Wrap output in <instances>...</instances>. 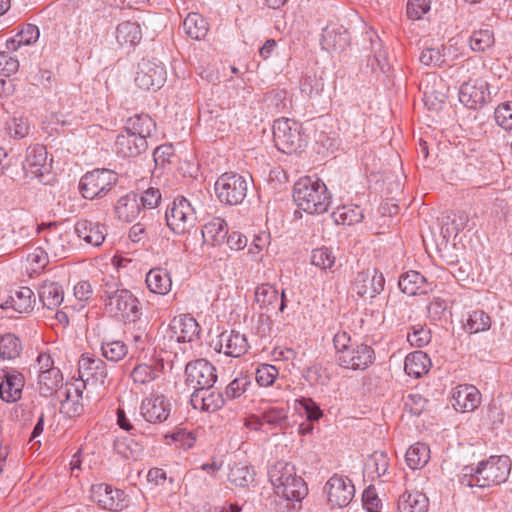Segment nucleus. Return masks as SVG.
<instances>
[{"label": "nucleus", "instance_id": "nucleus-1", "mask_svg": "<svg viewBox=\"0 0 512 512\" xmlns=\"http://www.w3.org/2000/svg\"><path fill=\"white\" fill-rule=\"evenodd\" d=\"M511 469L507 456H492L481 461L476 468L465 466L462 469L461 483L470 487L486 488L506 481Z\"/></svg>", "mask_w": 512, "mask_h": 512}, {"label": "nucleus", "instance_id": "nucleus-2", "mask_svg": "<svg viewBox=\"0 0 512 512\" xmlns=\"http://www.w3.org/2000/svg\"><path fill=\"white\" fill-rule=\"evenodd\" d=\"M293 199L304 212L314 215L325 213L331 203V195L319 178L305 176L294 185Z\"/></svg>", "mask_w": 512, "mask_h": 512}, {"label": "nucleus", "instance_id": "nucleus-3", "mask_svg": "<svg viewBox=\"0 0 512 512\" xmlns=\"http://www.w3.org/2000/svg\"><path fill=\"white\" fill-rule=\"evenodd\" d=\"M115 282H106L101 296L105 301L106 311L123 322H136L141 315L138 299L126 289H113Z\"/></svg>", "mask_w": 512, "mask_h": 512}, {"label": "nucleus", "instance_id": "nucleus-4", "mask_svg": "<svg viewBox=\"0 0 512 512\" xmlns=\"http://www.w3.org/2000/svg\"><path fill=\"white\" fill-rule=\"evenodd\" d=\"M302 125L290 118H279L273 123L275 146L284 154L292 155L301 150L305 140L301 134Z\"/></svg>", "mask_w": 512, "mask_h": 512}, {"label": "nucleus", "instance_id": "nucleus-5", "mask_svg": "<svg viewBox=\"0 0 512 512\" xmlns=\"http://www.w3.org/2000/svg\"><path fill=\"white\" fill-rule=\"evenodd\" d=\"M36 233L45 241L51 257L64 259L72 251L71 234L57 222L37 224Z\"/></svg>", "mask_w": 512, "mask_h": 512}, {"label": "nucleus", "instance_id": "nucleus-6", "mask_svg": "<svg viewBox=\"0 0 512 512\" xmlns=\"http://www.w3.org/2000/svg\"><path fill=\"white\" fill-rule=\"evenodd\" d=\"M165 218L168 227L179 235L189 232L197 221L194 206L183 196L174 199L172 206L166 211Z\"/></svg>", "mask_w": 512, "mask_h": 512}, {"label": "nucleus", "instance_id": "nucleus-7", "mask_svg": "<svg viewBox=\"0 0 512 512\" xmlns=\"http://www.w3.org/2000/svg\"><path fill=\"white\" fill-rule=\"evenodd\" d=\"M117 173L111 169H95L80 179L79 188L85 199L103 197L117 182Z\"/></svg>", "mask_w": 512, "mask_h": 512}, {"label": "nucleus", "instance_id": "nucleus-8", "mask_svg": "<svg viewBox=\"0 0 512 512\" xmlns=\"http://www.w3.org/2000/svg\"><path fill=\"white\" fill-rule=\"evenodd\" d=\"M215 191L221 202L237 205L246 197L247 182L241 175L224 173L217 179Z\"/></svg>", "mask_w": 512, "mask_h": 512}, {"label": "nucleus", "instance_id": "nucleus-9", "mask_svg": "<svg viewBox=\"0 0 512 512\" xmlns=\"http://www.w3.org/2000/svg\"><path fill=\"white\" fill-rule=\"evenodd\" d=\"M216 381V368L206 359L201 358L186 364L185 382L194 390L213 388Z\"/></svg>", "mask_w": 512, "mask_h": 512}, {"label": "nucleus", "instance_id": "nucleus-10", "mask_svg": "<svg viewBox=\"0 0 512 512\" xmlns=\"http://www.w3.org/2000/svg\"><path fill=\"white\" fill-rule=\"evenodd\" d=\"M166 81L164 65L156 59H143L138 64L135 83L143 90H156Z\"/></svg>", "mask_w": 512, "mask_h": 512}, {"label": "nucleus", "instance_id": "nucleus-11", "mask_svg": "<svg viewBox=\"0 0 512 512\" xmlns=\"http://www.w3.org/2000/svg\"><path fill=\"white\" fill-rule=\"evenodd\" d=\"M488 83L482 79L468 80L459 89L460 102L469 109L483 107L489 99Z\"/></svg>", "mask_w": 512, "mask_h": 512}, {"label": "nucleus", "instance_id": "nucleus-12", "mask_svg": "<svg viewBox=\"0 0 512 512\" xmlns=\"http://www.w3.org/2000/svg\"><path fill=\"white\" fill-rule=\"evenodd\" d=\"M385 278L377 269L358 272L353 290L363 298H374L384 290Z\"/></svg>", "mask_w": 512, "mask_h": 512}, {"label": "nucleus", "instance_id": "nucleus-13", "mask_svg": "<svg viewBox=\"0 0 512 512\" xmlns=\"http://www.w3.org/2000/svg\"><path fill=\"white\" fill-rule=\"evenodd\" d=\"M328 500L331 505L346 507L354 497L355 488L352 481L341 475H333L326 483Z\"/></svg>", "mask_w": 512, "mask_h": 512}, {"label": "nucleus", "instance_id": "nucleus-14", "mask_svg": "<svg viewBox=\"0 0 512 512\" xmlns=\"http://www.w3.org/2000/svg\"><path fill=\"white\" fill-rule=\"evenodd\" d=\"M200 326L198 322L189 315L174 317L167 329V336L177 343L192 342L199 337Z\"/></svg>", "mask_w": 512, "mask_h": 512}, {"label": "nucleus", "instance_id": "nucleus-15", "mask_svg": "<svg viewBox=\"0 0 512 512\" xmlns=\"http://www.w3.org/2000/svg\"><path fill=\"white\" fill-rule=\"evenodd\" d=\"M125 494L122 490L113 488L104 483L91 487V499L101 508L119 511L127 506Z\"/></svg>", "mask_w": 512, "mask_h": 512}, {"label": "nucleus", "instance_id": "nucleus-16", "mask_svg": "<svg viewBox=\"0 0 512 512\" xmlns=\"http://www.w3.org/2000/svg\"><path fill=\"white\" fill-rule=\"evenodd\" d=\"M375 360V353L371 346L364 343H354L340 358V366L352 370H364Z\"/></svg>", "mask_w": 512, "mask_h": 512}, {"label": "nucleus", "instance_id": "nucleus-17", "mask_svg": "<svg viewBox=\"0 0 512 512\" xmlns=\"http://www.w3.org/2000/svg\"><path fill=\"white\" fill-rule=\"evenodd\" d=\"M171 413V403L164 395H151L143 399L140 414L149 423H162Z\"/></svg>", "mask_w": 512, "mask_h": 512}, {"label": "nucleus", "instance_id": "nucleus-18", "mask_svg": "<svg viewBox=\"0 0 512 512\" xmlns=\"http://www.w3.org/2000/svg\"><path fill=\"white\" fill-rule=\"evenodd\" d=\"M79 373L84 383L92 381L101 386L109 383L107 365L100 358L83 355L79 360Z\"/></svg>", "mask_w": 512, "mask_h": 512}, {"label": "nucleus", "instance_id": "nucleus-19", "mask_svg": "<svg viewBox=\"0 0 512 512\" xmlns=\"http://www.w3.org/2000/svg\"><path fill=\"white\" fill-rule=\"evenodd\" d=\"M0 397L8 403L16 402L21 398L24 387V377L16 370H1Z\"/></svg>", "mask_w": 512, "mask_h": 512}, {"label": "nucleus", "instance_id": "nucleus-20", "mask_svg": "<svg viewBox=\"0 0 512 512\" xmlns=\"http://www.w3.org/2000/svg\"><path fill=\"white\" fill-rule=\"evenodd\" d=\"M249 348L247 338L238 331L222 332L218 337L215 349L224 352L230 357H240L244 355Z\"/></svg>", "mask_w": 512, "mask_h": 512}, {"label": "nucleus", "instance_id": "nucleus-21", "mask_svg": "<svg viewBox=\"0 0 512 512\" xmlns=\"http://www.w3.org/2000/svg\"><path fill=\"white\" fill-rule=\"evenodd\" d=\"M190 403L194 409L215 412L222 408L225 398L221 392L214 391L212 388H204L193 391Z\"/></svg>", "mask_w": 512, "mask_h": 512}, {"label": "nucleus", "instance_id": "nucleus-22", "mask_svg": "<svg viewBox=\"0 0 512 512\" xmlns=\"http://www.w3.org/2000/svg\"><path fill=\"white\" fill-rule=\"evenodd\" d=\"M56 397L60 401L61 412L69 417H74L81 413L82 405L79 403V400L82 398V391L79 387L69 383H66L65 386L61 385L56 393Z\"/></svg>", "mask_w": 512, "mask_h": 512}, {"label": "nucleus", "instance_id": "nucleus-23", "mask_svg": "<svg viewBox=\"0 0 512 512\" xmlns=\"http://www.w3.org/2000/svg\"><path fill=\"white\" fill-rule=\"evenodd\" d=\"M74 230L79 238L94 247L100 246L107 235V228L104 224L89 220L77 221Z\"/></svg>", "mask_w": 512, "mask_h": 512}, {"label": "nucleus", "instance_id": "nucleus-24", "mask_svg": "<svg viewBox=\"0 0 512 512\" xmlns=\"http://www.w3.org/2000/svg\"><path fill=\"white\" fill-rule=\"evenodd\" d=\"M147 148V141L139 136L121 134L115 142L116 153L122 158L138 157Z\"/></svg>", "mask_w": 512, "mask_h": 512}, {"label": "nucleus", "instance_id": "nucleus-25", "mask_svg": "<svg viewBox=\"0 0 512 512\" xmlns=\"http://www.w3.org/2000/svg\"><path fill=\"white\" fill-rule=\"evenodd\" d=\"M480 404V393L472 385L458 386L453 393V407L462 412L473 411Z\"/></svg>", "mask_w": 512, "mask_h": 512}, {"label": "nucleus", "instance_id": "nucleus-26", "mask_svg": "<svg viewBox=\"0 0 512 512\" xmlns=\"http://www.w3.org/2000/svg\"><path fill=\"white\" fill-rule=\"evenodd\" d=\"M296 476L297 474L294 465L285 461H277L268 469V478L274 488V492L279 489L285 491L286 488L283 486L288 484V482Z\"/></svg>", "mask_w": 512, "mask_h": 512}, {"label": "nucleus", "instance_id": "nucleus-27", "mask_svg": "<svg viewBox=\"0 0 512 512\" xmlns=\"http://www.w3.org/2000/svg\"><path fill=\"white\" fill-rule=\"evenodd\" d=\"M349 41L348 32L342 26H328L323 30L321 44L327 51H343Z\"/></svg>", "mask_w": 512, "mask_h": 512}, {"label": "nucleus", "instance_id": "nucleus-28", "mask_svg": "<svg viewBox=\"0 0 512 512\" xmlns=\"http://www.w3.org/2000/svg\"><path fill=\"white\" fill-rule=\"evenodd\" d=\"M398 285L400 290L409 296L426 294L432 290V288L427 285L425 277L413 270L402 275Z\"/></svg>", "mask_w": 512, "mask_h": 512}, {"label": "nucleus", "instance_id": "nucleus-29", "mask_svg": "<svg viewBox=\"0 0 512 512\" xmlns=\"http://www.w3.org/2000/svg\"><path fill=\"white\" fill-rule=\"evenodd\" d=\"M33 297L34 293L29 287H20L10 295L1 307L3 309L12 308L20 314L28 313L33 309V303L35 302Z\"/></svg>", "mask_w": 512, "mask_h": 512}, {"label": "nucleus", "instance_id": "nucleus-30", "mask_svg": "<svg viewBox=\"0 0 512 512\" xmlns=\"http://www.w3.org/2000/svg\"><path fill=\"white\" fill-rule=\"evenodd\" d=\"M19 164L24 175L30 179H36L42 184H49L54 180L53 162H15Z\"/></svg>", "mask_w": 512, "mask_h": 512}, {"label": "nucleus", "instance_id": "nucleus-31", "mask_svg": "<svg viewBox=\"0 0 512 512\" xmlns=\"http://www.w3.org/2000/svg\"><path fill=\"white\" fill-rule=\"evenodd\" d=\"M142 208L135 193L127 194L121 197L115 206L117 218L124 222H133L137 219Z\"/></svg>", "mask_w": 512, "mask_h": 512}, {"label": "nucleus", "instance_id": "nucleus-32", "mask_svg": "<svg viewBox=\"0 0 512 512\" xmlns=\"http://www.w3.org/2000/svg\"><path fill=\"white\" fill-rule=\"evenodd\" d=\"M227 235V224L225 220L220 217H213L202 228L204 243L211 244L213 246L224 243Z\"/></svg>", "mask_w": 512, "mask_h": 512}, {"label": "nucleus", "instance_id": "nucleus-33", "mask_svg": "<svg viewBox=\"0 0 512 512\" xmlns=\"http://www.w3.org/2000/svg\"><path fill=\"white\" fill-rule=\"evenodd\" d=\"M38 295L43 306L50 310L60 306L64 299L62 287L52 281L43 282L38 289Z\"/></svg>", "mask_w": 512, "mask_h": 512}, {"label": "nucleus", "instance_id": "nucleus-34", "mask_svg": "<svg viewBox=\"0 0 512 512\" xmlns=\"http://www.w3.org/2000/svg\"><path fill=\"white\" fill-rule=\"evenodd\" d=\"M430 358L423 351H415L406 356L404 370L407 375L420 378L429 371Z\"/></svg>", "mask_w": 512, "mask_h": 512}, {"label": "nucleus", "instance_id": "nucleus-35", "mask_svg": "<svg viewBox=\"0 0 512 512\" xmlns=\"http://www.w3.org/2000/svg\"><path fill=\"white\" fill-rule=\"evenodd\" d=\"M146 284L149 290L159 295H166L171 290L170 274L162 268L151 269L146 275Z\"/></svg>", "mask_w": 512, "mask_h": 512}, {"label": "nucleus", "instance_id": "nucleus-36", "mask_svg": "<svg viewBox=\"0 0 512 512\" xmlns=\"http://www.w3.org/2000/svg\"><path fill=\"white\" fill-rule=\"evenodd\" d=\"M389 468V458L382 451L373 452L364 465V475L371 480L384 476Z\"/></svg>", "mask_w": 512, "mask_h": 512}, {"label": "nucleus", "instance_id": "nucleus-37", "mask_svg": "<svg viewBox=\"0 0 512 512\" xmlns=\"http://www.w3.org/2000/svg\"><path fill=\"white\" fill-rule=\"evenodd\" d=\"M428 498L421 492H404L398 499V508L402 512H426Z\"/></svg>", "mask_w": 512, "mask_h": 512}, {"label": "nucleus", "instance_id": "nucleus-38", "mask_svg": "<svg viewBox=\"0 0 512 512\" xmlns=\"http://www.w3.org/2000/svg\"><path fill=\"white\" fill-rule=\"evenodd\" d=\"M142 39L141 27L136 22L125 21L116 28V40L120 45L135 46Z\"/></svg>", "mask_w": 512, "mask_h": 512}, {"label": "nucleus", "instance_id": "nucleus-39", "mask_svg": "<svg viewBox=\"0 0 512 512\" xmlns=\"http://www.w3.org/2000/svg\"><path fill=\"white\" fill-rule=\"evenodd\" d=\"M155 128L153 119L147 114H139L130 117L126 123V133L131 135H137L146 140L151 135V132Z\"/></svg>", "mask_w": 512, "mask_h": 512}, {"label": "nucleus", "instance_id": "nucleus-40", "mask_svg": "<svg viewBox=\"0 0 512 512\" xmlns=\"http://www.w3.org/2000/svg\"><path fill=\"white\" fill-rule=\"evenodd\" d=\"M40 36L36 25L27 24L14 37L6 41V48L12 51H18L22 46H28L35 43Z\"/></svg>", "mask_w": 512, "mask_h": 512}, {"label": "nucleus", "instance_id": "nucleus-41", "mask_svg": "<svg viewBox=\"0 0 512 512\" xmlns=\"http://www.w3.org/2000/svg\"><path fill=\"white\" fill-rule=\"evenodd\" d=\"M491 324L492 320L488 313L481 309H475L468 312L463 328L470 334H476L489 330Z\"/></svg>", "mask_w": 512, "mask_h": 512}, {"label": "nucleus", "instance_id": "nucleus-42", "mask_svg": "<svg viewBox=\"0 0 512 512\" xmlns=\"http://www.w3.org/2000/svg\"><path fill=\"white\" fill-rule=\"evenodd\" d=\"M63 382L60 369H52L50 372L38 375V390L44 397L56 395Z\"/></svg>", "mask_w": 512, "mask_h": 512}, {"label": "nucleus", "instance_id": "nucleus-43", "mask_svg": "<svg viewBox=\"0 0 512 512\" xmlns=\"http://www.w3.org/2000/svg\"><path fill=\"white\" fill-rule=\"evenodd\" d=\"M283 487L286 488L285 491L279 489L276 490L275 494L283 497L287 501L301 502L308 494V487L300 476H296Z\"/></svg>", "mask_w": 512, "mask_h": 512}, {"label": "nucleus", "instance_id": "nucleus-44", "mask_svg": "<svg viewBox=\"0 0 512 512\" xmlns=\"http://www.w3.org/2000/svg\"><path fill=\"white\" fill-rule=\"evenodd\" d=\"M183 29L190 38L201 40L208 32V24L200 14L190 13L184 19Z\"/></svg>", "mask_w": 512, "mask_h": 512}, {"label": "nucleus", "instance_id": "nucleus-45", "mask_svg": "<svg viewBox=\"0 0 512 512\" xmlns=\"http://www.w3.org/2000/svg\"><path fill=\"white\" fill-rule=\"evenodd\" d=\"M405 458L411 469H420L429 461L430 449L428 445L418 442L408 448Z\"/></svg>", "mask_w": 512, "mask_h": 512}, {"label": "nucleus", "instance_id": "nucleus-46", "mask_svg": "<svg viewBox=\"0 0 512 512\" xmlns=\"http://www.w3.org/2000/svg\"><path fill=\"white\" fill-rule=\"evenodd\" d=\"M335 222L342 225H353L364 218L363 209L358 205H343L332 214Z\"/></svg>", "mask_w": 512, "mask_h": 512}, {"label": "nucleus", "instance_id": "nucleus-47", "mask_svg": "<svg viewBox=\"0 0 512 512\" xmlns=\"http://www.w3.org/2000/svg\"><path fill=\"white\" fill-rule=\"evenodd\" d=\"M114 450L124 459L137 460L143 451V447L131 437H118L114 441Z\"/></svg>", "mask_w": 512, "mask_h": 512}, {"label": "nucleus", "instance_id": "nucleus-48", "mask_svg": "<svg viewBox=\"0 0 512 512\" xmlns=\"http://www.w3.org/2000/svg\"><path fill=\"white\" fill-rule=\"evenodd\" d=\"M495 43L494 32L485 26L473 31L469 39L470 48L475 52H485Z\"/></svg>", "mask_w": 512, "mask_h": 512}, {"label": "nucleus", "instance_id": "nucleus-49", "mask_svg": "<svg viewBox=\"0 0 512 512\" xmlns=\"http://www.w3.org/2000/svg\"><path fill=\"white\" fill-rule=\"evenodd\" d=\"M255 472L251 466L243 463H234L230 467L229 481L238 487H247L254 481Z\"/></svg>", "mask_w": 512, "mask_h": 512}, {"label": "nucleus", "instance_id": "nucleus-50", "mask_svg": "<svg viewBox=\"0 0 512 512\" xmlns=\"http://www.w3.org/2000/svg\"><path fill=\"white\" fill-rule=\"evenodd\" d=\"M29 228H19V235H15L11 227L0 233V247L6 252H10L17 246L24 245L25 241L30 237Z\"/></svg>", "mask_w": 512, "mask_h": 512}, {"label": "nucleus", "instance_id": "nucleus-51", "mask_svg": "<svg viewBox=\"0 0 512 512\" xmlns=\"http://www.w3.org/2000/svg\"><path fill=\"white\" fill-rule=\"evenodd\" d=\"M22 343L20 339L11 333L0 336V358L3 360H13L20 356Z\"/></svg>", "mask_w": 512, "mask_h": 512}, {"label": "nucleus", "instance_id": "nucleus-52", "mask_svg": "<svg viewBox=\"0 0 512 512\" xmlns=\"http://www.w3.org/2000/svg\"><path fill=\"white\" fill-rule=\"evenodd\" d=\"M278 301V291L271 284H261L255 290V302L260 309L269 311Z\"/></svg>", "mask_w": 512, "mask_h": 512}, {"label": "nucleus", "instance_id": "nucleus-53", "mask_svg": "<svg viewBox=\"0 0 512 512\" xmlns=\"http://www.w3.org/2000/svg\"><path fill=\"white\" fill-rule=\"evenodd\" d=\"M101 351L107 360L118 362L126 356L128 349L124 342L112 340L102 342Z\"/></svg>", "mask_w": 512, "mask_h": 512}, {"label": "nucleus", "instance_id": "nucleus-54", "mask_svg": "<svg viewBox=\"0 0 512 512\" xmlns=\"http://www.w3.org/2000/svg\"><path fill=\"white\" fill-rule=\"evenodd\" d=\"M261 417L268 425L282 427L288 419V411L284 407H270L261 413Z\"/></svg>", "mask_w": 512, "mask_h": 512}, {"label": "nucleus", "instance_id": "nucleus-55", "mask_svg": "<svg viewBox=\"0 0 512 512\" xmlns=\"http://www.w3.org/2000/svg\"><path fill=\"white\" fill-rule=\"evenodd\" d=\"M296 410L304 414L309 421H318L322 417V411L311 398L296 400Z\"/></svg>", "mask_w": 512, "mask_h": 512}, {"label": "nucleus", "instance_id": "nucleus-56", "mask_svg": "<svg viewBox=\"0 0 512 512\" xmlns=\"http://www.w3.org/2000/svg\"><path fill=\"white\" fill-rule=\"evenodd\" d=\"M278 375L279 370L274 365L262 364L257 368L255 378L261 387H269L273 385Z\"/></svg>", "mask_w": 512, "mask_h": 512}, {"label": "nucleus", "instance_id": "nucleus-57", "mask_svg": "<svg viewBox=\"0 0 512 512\" xmlns=\"http://www.w3.org/2000/svg\"><path fill=\"white\" fill-rule=\"evenodd\" d=\"M131 378L135 384L145 385L157 378V371L150 365H137L131 372Z\"/></svg>", "mask_w": 512, "mask_h": 512}, {"label": "nucleus", "instance_id": "nucleus-58", "mask_svg": "<svg viewBox=\"0 0 512 512\" xmlns=\"http://www.w3.org/2000/svg\"><path fill=\"white\" fill-rule=\"evenodd\" d=\"M311 263L321 269H328L334 265L335 256L326 247L317 248L311 253Z\"/></svg>", "mask_w": 512, "mask_h": 512}, {"label": "nucleus", "instance_id": "nucleus-59", "mask_svg": "<svg viewBox=\"0 0 512 512\" xmlns=\"http://www.w3.org/2000/svg\"><path fill=\"white\" fill-rule=\"evenodd\" d=\"M250 384V380L247 376L237 377L232 380L226 387L224 392V398L233 400L240 397L243 393L246 392L247 387Z\"/></svg>", "mask_w": 512, "mask_h": 512}, {"label": "nucleus", "instance_id": "nucleus-60", "mask_svg": "<svg viewBox=\"0 0 512 512\" xmlns=\"http://www.w3.org/2000/svg\"><path fill=\"white\" fill-rule=\"evenodd\" d=\"M428 400L418 393H411L404 400V408L411 415L419 416L426 410Z\"/></svg>", "mask_w": 512, "mask_h": 512}, {"label": "nucleus", "instance_id": "nucleus-61", "mask_svg": "<svg viewBox=\"0 0 512 512\" xmlns=\"http://www.w3.org/2000/svg\"><path fill=\"white\" fill-rule=\"evenodd\" d=\"M496 123L505 130H512V101L504 102L495 109Z\"/></svg>", "mask_w": 512, "mask_h": 512}, {"label": "nucleus", "instance_id": "nucleus-62", "mask_svg": "<svg viewBox=\"0 0 512 512\" xmlns=\"http://www.w3.org/2000/svg\"><path fill=\"white\" fill-rule=\"evenodd\" d=\"M13 52L7 48L5 51L0 52V73L5 76H10L19 69V60L16 56L12 55Z\"/></svg>", "mask_w": 512, "mask_h": 512}, {"label": "nucleus", "instance_id": "nucleus-63", "mask_svg": "<svg viewBox=\"0 0 512 512\" xmlns=\"http://www.w3.org/2000/svg\"><path fill=\"white\" fill-rule=\"evenodd\" d=\"M431 9V0H408L407 16L411 20H419Z\"/></svg>", "mask_w": 512, "mask_h": 512}, {"label": "nucleus", "instance_id": "nucleus-64", "mask_svg": "<svg viewBox=\"0 0 512 512\" xmlns=\"http://www.w3.org/2000/svg\"><path fill=\"white\" fill-rule=\"evenodd\" d=\"M324 84L315 75H306L301 81V92L312 98L318 96L323 90Z\"/></svg>", "mask_w": 512, "mask_h": 512}]
</instances>
